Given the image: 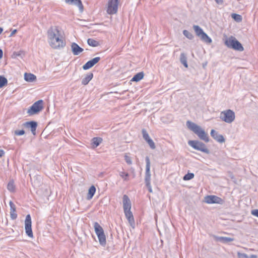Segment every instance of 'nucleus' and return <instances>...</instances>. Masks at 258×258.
I'll list each match as a JSON object with an SVG mask.
<instances>
[{
	"label": "nucleus",
	"mask_w": 258,
	"mask_h": 258,
	"mask_svg": "<svg viewBox=\"0 0 258 258\" xmlns=\"http://www.w3.org/2000/svg\"><path fill=\"white\" fill-rule=\"evenodd\" d=\"M200 38L204 42L207 43H210L212 42L211 39L207 35L206 33H204L201 35Z\"/></svg>",
	"instance_id": "nucleus-30"
},
{
	"label": "nucleus",
	"mask_w": 258,
	"mask_h": 258,
	"mask_svg": "<svg viewBox=\"0 0 258 258\" xmlns=\"http://www.w3.org/2000/svg\"><path fill=\"white\" fill-rule=\"evenodd\" d=\"M26 128H30L33 135L36 134V130L37 126V122L35 121H30L25 122L23 124Z\"/></svg>",
	"instance_id": "nucleus-14"
},
{
	"label": "nucleus",
	"mask_w": 258,
	"mask_h": 258,
	"mask_svg": "<svg viewBox=\"0 0 258 258\" xmlns=\"http://www.w3.org/2000/svg\"><path fill=\"white\" fill-rule=\"evenodd\" d=\"M180 61L186 68H188L187 57L184 53H181L180 56Z\"/></svg>",
	"instance_id": "nucleus-25"
},
{
	"label": "nucleus",
	"mask_w": 258,
	"mask_h": 258,
	"mask_svg": "<svg viewBox=\"0 0 258 258\" xmlns=\"http://www.w3.org/2000/svg\"><path fill=\"white\" fill-rule=\"evenodd\" d=\"M71 48H82L77 43L74 42L71 44Z\"/></svg>",
	"instance_id": "nucleus-41"
},
{
	"label": "nucleus",
	"mask_w": 258,
	"mask_h": 258,
	"mask_svg": "<svg viewBox=\"0 0 258 258\" xmlns=\"http://www.w3.org/2000/svg\"><path fill=\"white\" fill-rule=\"evenodd\" d=\"M183 34L186 38L190 40L192 39L194 37L193 34L186 30L183 31Z\"/></svg>",
	"instance_id": "nucleus-34"
},
{
	"label": "nucleus",
	"mask_w": 258,
	"mask_h": 258,
	"mask_svg": "<svg viewBox=\"0 0 258 258\" xmlns=\"http://www.w3.org/2000/svg\"><path fill=\"white\" fill-rule=\"evenodd\" d=\"M17 32V30L16 29L12 30L11 33L10 35V37L13 36Z\"/></svg>",
	"instance_id": "nucleus-43"
},
{
	"label": "nucleus",
	"mask_w": 258,
	"mask_h": 258,
	"mask_svg": "<svg viewBox=\"0 0 258 258\" xmlns=\"http://www.w3.org/2000/svg\"><path fill=\"white\" fill-rule=\"evenodd\" d=\"M5 154L4 150L0 149V157H2Z\"/></svg>",
	"instance_id": "nucleus-44"
},
{
	"label": "nucleus",
	"mask_w": 258,
	"mask_h": 258,
	"mask_svg": "<svg viewBox=\"0 0 258 258\" xmlns=\"http://www.w3.org/2000/svg\"><path fill=\"white\" fill-rule=\"evenodd\" d=\"M100 60V57H96L95 58H93V59L87 61L85 64H84L82 68L84 70H88L92 68V67H93Z\"/></svg>",
	"instance_id": "nucleus-15"
},
{
	"label": "nucleus",
	"mask_w": 258,
	"mask_h": 258,
	"mask_svg": "<svg viewBox=\"0 0 258 258\" xmlns=\"http://www.w3.org/2000/svg\"><path fill=\"white\" fill-rule=\"evenodd\" d=\"M10 206V216L12 220H15L17 218V214L16 213V207L15 204L12 201H10L9 203Z\"/></svg>",
	"instance_id": "nucleus-17"
},
{
	"label": "nucleus",
	"mask_w": 258,
	"mask_h": 258,
	"mask_svg": "<svg viewBox=\"0 0 258 258\" xmlns=\"http://www.w3.org/2000/svg\"><path fill=\"white\" fill-rule=\"evenodd\" d=\"M205 202L208 204H223L224 200L221 198L214 195L207 196L205 198Z\"/></svg>",
	"instance_id": "nucleus-12"
},
{
	"label": "nucleus",
	"mask_w": 258,
	"mask_h": 258,
	"mask_svg": "<svg viewBox=\"0 0 258 258\" xmlns=\"http://www.w3.org/2000/svg\"><path fill=\"white\" fill-rule=\"evenodd\" d=\"M74 55H77L82 52L84 49H72Z\"/></svg>",
	"instance_id": "nucleus-38"
},
{
	"label": "nucleus",
	"mask_w": 258,
	"mask_h": 258,
	"mask_svg": "<svg viewBox=\"0 0 258 258\" xmlns=\"http://www.w3.org/2000/svg\"><path fill=\"white\" fill-rule=\"evenodd\" d=\"M188 145L194 149L204 152L206 154H209L210 151L207 148L206 145L202 142L198 140H190L188 142Z\"/></svg>",
	"instance_id": "nucleus-5"
},
{
	"label": "nucleus",
	"mask_w": 258,
	"mask_h": 258,
	"mask_svg": "<svg viewBox=\"0 0 258 258\" xmlns=\"http://www.w3.org/2000/svg\"><path fill=\"white\" fill-rule=\"evenodd\" d=\"M7 188L10 192H14L15 190V185L13 180H10L8 185Z\"/></svg>",
	"instance_id": "nucleus-29"
},
{
	"label": "nucleus",
	"mask_w": 258,
	"mask_h": 258,
	"mask_svg": "<svg viewBox=\"0 0 258 258\" xmlns=\"http://www.w3.org/2000/svg\"><path fill=\"white\" fill-rule=\"evenodd\" d=\"M216 239L218 241H219L220 242H222L224 243H227L231 241H233L234 240V239L230 237H217L216 238Z\"/></svg>",
	"instance_id": "nucleus-26"
},
{
	"label": "nucleus",
	"mask_w": 258,
	"mask_h": 258,
	"mask_svg": "<svg viewBox=\"0 0 258 258\" xmlns=\"http://www.w3.org/2000/svg\"><path fill=\"white\" fill-rule=\"evenodd\" d=\"M96 192V188L94 185H92L89 189L88 192L87 194V200H91L94 196Z\"/></svg>",
	"instance_id": "nucleus-23"
},
{
	"label": "nucleus",
	"mask_w": 258,
	"mask_h": 258,
	"mask_svg": "<svg viewBox=\"0 0 258 258\" xmlns=\"http://www.w3.org/2000/svg\"><path fill=\"white\" fill-rule=\"evenodd\" d=\"M93 226L95 233L98 237L100 244L101 246L104 247L106 244V236L104 234L103 229L97 222H95L94 223Z\"/></svg>",
	"instance_id": "nucleus-4"
},
{
	"label": "nucleus",
	"mask_w": 258,
	"mask_h": 258,
	"mask_svg": "<svg viewBox=\"0 0 258 258\" xmlns=\"http://www.w3.org/2000/svg\"><path fill=\"white\" fill-rule=\"evenodd\" d=\"M88 44L92 47H97L99 46V42L92 38L87 40Z\"/></svg>",
	"instance_id": "nucleus-28"
},
{
	"label": "nucleus",
	"mask_w": 258,
	"mask_h": 258,
	"mask_svg": "<svg viewBox=\"0 0 258 258\" xmlns=\"http://www.w3.org/2000/svg\"><path fill=\"white\" fill-rule=\"evenodd\" d=\"M257 256L255 254H251L249 256H248V258H257Z\"/></svg>",
	"instance_id": "nucleus-46"
},
{
	"label": "nucleus",
	"mask_w": 258,
	"mask_h": 258,
	"mask_svg": "<svg viewBox=\"0 0 258 258\" xmlns=\"http://www.w3.org/2000/svg\"><path fill=\"white\" fill-rule=\"evenodd\" d=\"M211 136L214 139L220 143H224L225 141L224 137L222 135L219 134L214 130H211Z\"/></svg>",
	"instance_id": "nucleus-16"
},
{
	"label": "nucleus",
	"mask_w": 258,
	"mask_h": 258,
	"mask_svg": "<svg viewBox=\"0 0 258 258\" xmlns=\"http://www.w3.org/2000/svg\"><path fill=\"white\" fill-rule=\"evenodd\" d=\"M118 0H109L108 3L107 12L112 15L116 14L117 12Z\"/></svg>",
	"instance_id": "nucleus-9"
},
{
	"label": "nucleus",
	"mask_w": 258,
	"mask_h": 258,
	"mask_svg": "<svg viewBox=\"0 0 258 258\" xmlns=\"http://www.w3.org/2000/svg\"><path fill=\"white\" fill-rule=\"evenodd\" d=\"M102 142V139L100 137H94L92 139L91 145L93 148L98 147Z\"/></svg>",
	"instance_id": "nucleus-19"
},
{
	"label": "nucleus",
	"mask_w": 258,
	"mask_h": 258,
	"mask_svg": "<svg viewBox=\"0 0 258 258\" xmlns=\"http://www.w3.org/2000/svg\"><path fill=\"white\" fill-rule=\"evenodd\" d=\"M225 44L230 48H243L241 44L233 36L225 37L223 39Z\"/></svg>",
	"instance_id": "nucleus-6"
},
{
	"label": "nucleus",
	"mask_w": 258,
	"mask_h": 258,
	"mask_svg": "<svg viewBox=\"0 0 258 258\" xmlns=\"http://www.w3.org/2000/svg\"><path fill=\"white\" fill-rule=\"evenodd\" d=\"M122 203L125 216L130 224L132 225L133 224H134L135 220L133 215L131 211L132 205L131 202L127 195H124L123 196Z\"/></svg>",
	"instance_id": "nucleus-3"
},
{
	"label": "nucleus",
	"mask_w": 258,
	"mask_h": 258,
	"mask_svg": "<svg viewBox=\"0 0 258 258\" xmlns=\"http://www.w3.org/2000/svg\"><path fill=\"white\" fill-rule=\"evenodd\" d=\"M186 126L188 129L196 134L201 140L206 143L209 142L208 134L200 126L189 120L186 121Z\"/></svg>",
	"instance_id": "nucleus-2"
},
{
	"label": "nucleus",
	"mask_w": 258,
	"mask_h": 258,
	"mask_svg": "<svg viewBox=\"0 0 258 258\" xmlns=\"http://www.w3.org/2000/svg\"><path fill=\"white\" fill-rule=\"evenodd\" d=\"M124 159L125 160V162L129 165L130 164H132V159L131 158V157H130L129 156H127L126 155H125L124 156Z\"/></svg>",
	"instance_id": "nucleus-39"
},
{
	"label": "nucleus",
	"mask_w": 258,
	"mask_h": 258,
	"mask_svg": "<svg viewBox=\"0 0 258 258\" xmlns=\"http://www.w3.org/2000/svg\"><path fill=\"white\" fill-rule=\"evenodd\" d=\"M7 79L5 77L0 76V88L7 85Z\"/></svg>",
	"instance_id": "nucleus-33"
},
{
	"label": "nucleus",
	"mask_w": 258,
	"mask_h": 258,
	"mask_svg": "<svg viewBox=\"0 0 258 258\" xmlns=\"http://www.w3.org/2000/svg\"><path fill=\"white\" fill-rule=\"evenodd\" d=\"M119 175L124 181L128 180L129 174L128 173L124 171H119Z\"/></svg>",
	"instance_id": "nucleus-31"
},
{
	"label": "nucleus",
	"mask_w": 258,
	"mask_h": 258,
	"mask_svg": "<svg viewBox=\"0 0 258 258\" xmlns=\"http://www.w3.org/2000/svg\"><path fill=\"white\" fill-rule=\"evenodd\" d=\"M3 49H0V59H1L3 57Z\"/></svg>",
	"instance_id": "nucleus-47"
},
{
	"label": "nucleus",
	"mask_w": 258,
	"mask_h": 258,
	"mask_svg": "<svg viewBox=\"0 0 258 258\" xmlns=\"http://www.w3.org/2000/svg\"><path fill=\"white\" fill-rule=\"evenodd\" d=\"M220 118L225 122L231 123L234 120L235 114L233 110L227 109L221 112Z\"/></svg>",
	"instance_id": "nucleus-7"
},
{
	"label": "nucleus",
	"mask_w": 258,
	"mask_h": 258,
	"mask_svg": "<svg viewBox=\"0 0 258 258\" xmlns=\"http://www.w3.org/2000/svg\"><path fill=\"white\" fill-rule=\"evenodd\" d=\"M3 31V29L2 27H0V34L2 33Z\"/></svg>",
	"instance_id": "nucleus-48"
},
{
	"label": "nucleus",
	"mask_w": 258,
	"mask_h": 258,
	"mask_svg": "<svg viewBox=\"0 0 258 258\" xmlns=\"http://www.w3.org/2000/svg\"><path fill=\"white\" fill-rule=\"evenodd\" d=\"M93 77V74L89 73L82 80V84L83 85H87Z\"/></svg>",
	"instance_id": "nucleus-20"
},
{
	"label": "nucleus",
	"mask_w": 258,
	"mask_h": 258,
	"mask_svg": "<svg viewBox=\"0 0 258 258\" xmlns=\"http://www.w3.org/2000/svg\"><path fill=\"white\" fill-rule=\"evenodd\" d=\"M142 133L143 135V139L146 141V142L148 144L150 147L152 149H154L156 148L155 145L153 141L150 138L148 133L146 131L145 129H142Z\"/></svg>",
	"instance_id": "nucleus-13"
},
{
	"label": "nucleus",
	"mask_w": 258,
	"mask_h": 258,
	"mask_svg": "<svg viewBox=\"0 0 258 258\" xmlns=\"http://www.w3.org/2000/svg\"><path fill=\"white\" fill-rule=\"evenodd\" d=\"M231 17L237 22H240L242 20V18L241 15L235 13L232 14Z\"/></svg>",
	"instance_id": "nucleus-32"
},
{
	"label": "nucleus",
	"mask_w": 258,
	"mask_h": 258,
	"mask_svg": "<svg viewBox=\"0 0 258 258\" xmlns=\"http://www.w3.org/2000/svg\"><path fill=\"white\" fill-rule=\"evenodd\" d=\"M66 2L70 5L77 6L81 12L83 10V5L81 0H66Z\"/></svg>",
	"instance_id": "nucleus-18"
},
{
	"label": "nucleus",
	"mask_w": 258,
	"mask_h": 258,
	"mask_svg": "<svg viewBox=\"0 0 258 258\" xmlns=\"http://www.w3.org/2000/svg\"><path fill=\"white\" fill-rule=\"evenodd\" d=\"M193 28L196 32V35L200 37L205 32L203 29L198 25H194Z\"/></svg>",
	"instance_id": "nucleus-27"
},
{
	"label": "nucleus",
	"mask_w": 258,
	"mask_h": 258,
	"mask_svg": "<svg viewBox=\"0 0 258 258\" xmlns=\"http://www.w3.org/2000/svg\"><path fill=\"white\" fill-rule=\"evenodd\" d=\"M24 79L25 81L29 82H32L36 80L35 75L31 73H25Z\"/></svg>",
	"instance_id": "nucleus-21"
},
{
	"label": "nucleus",
	"mask_w": 258,
	"mask_h": 258,
	"mask_svg": "<svg viewBox=\"0 0 258 258\" xmlns=\"http://www.w3.org/2000/svg\"><path fill=\"white\" fill-rule=\"evenodd\" d=\"M146 186L147 187L148 189V190L150 192H153V190H152V187H151V183H149V184H146Z\"/></svg>",
	"instance_id": "nucleus-42"
},
{
	"label": "nucleus",
	"mask_w": 258,
	"mask_h": 258,
	"mask_svg": "<svg viewBox=\"0 0 258 258\" xmlns=\"http://www.w3.org/2000/svg\"><path fill=\"white\" fill-rule=\"evenodd\" d=\"M194 176L195 175L193 173H188L183 176V179L184 180H189L192 179Z\"/></svg>",
	"instance_id": "nucleus-35"
},
{
	"label": "nucleus",
	"mask_w": 258,
	"mask_h": 258,
	"mask_svg": "<svg viewBox=\"0 0 258 258\" xmlns=\"http://www.w3.org/2000/svg\"><path fill=\"white\" fill-rule=\"evenodd\" d=\"M31 218L29 214L26 217L25 221V229L26 234L30 237H33V232L31 228Z\"/></svg>",
	"instance_id": "nucleus-10"
},
{
	"label": "nucleus",
	"mask_w": 258,
	"mask_h": 258,
	"mask_svg": "<svg viewBox=\"0 0 258 258\" xmlns=\"http://www.w3.org/2000/svg\"><path fill=\"white\" fill-rule=\"evenodd\" d=\"M251 213L252 215L258 217V210L257 209L252 210L251 212Z\"/></svg>",
	"instance_id": "nucleus-40"
},
{
	"label": "nucleus",
	"mask_w": 258,
	"mask_h": 258,
	"mask_svg": "<svg viewBox=\"0 0 258 258\" xmlns=\"http://www.w3.org/2000/svg\"><path fill=\"white\" fill-rule=\"evenodd\" d=\"M146 161V172L145 176V182L146 184H149L151 180V174H150V161L149 157L147 156L145 158Z\"/></svg>",
	"instance_id": "nucleus-11"
},
{
	"label": "nucleus",
	"mask_w": 258,
	"mask_h": 258,
	"mask_svg": "<svg viewBox=\"0 0 258 258\" xmlns=\"http://www.w3.org/2000/svg\"><path fill=\"white\" fill-rule=\"evenodd\" d=\"M25 55V52L23 50H20L17 51H14L11 56L13 58H17L18 57L23 58Z\"/></svg>",
	"instance_id": "nucleus-22"
},
{
	"label": "nucleus",
	"mask_w": 258,
	"mask_h": 258,
	"mask_svg": "<svg viewBox=\"0 0 258 258\" xmlns=\"http://www.w3.org/2000/svg\"><path fill=\"white\" fill-rule=\"evenodd\" d=\"M25 134V131L23 130H16L15 131V135L17 136H22Z\"/></svg>",
	"instance_id": "nucleus-36"
},
{
	"label": "nucleus",
	"mask_w": 258,
	"mask_h": 258,
	"mask_svg": "<svg viewBox=\"0 0 258 258\" xmlns=\"http://www.w3.org/2000/svg\"><path fill=\"white\" fill-rule=\"evenodd\" d=\"M43 103L42 100L35 102L27 110L29 115H33L40 112L43 108Z\"/></svg>",
	"instance_id": "nucleus-8"
},
{
	"label": "nucleus",
	"mask_w": 258,
	"mask_h": 258,
	"mask_svg": "<svg viewBox=\"0 0 258 258\" xmlns=\"http://www.w3.org/2000/svg\"><path fill=\"white\" fill-rule=\"evenodd\" d=\"M237 255L238 256V258H248V256L246 254L244 253H240L238 252L237 253Z\"/></svg>",
	"instance_id": "nucleus-37"
},
{
	"label": "nucleus",
	"mask_w": 258,
	"mask_h": 258,
	"mask_svg": "<svg viewBox=\"0 0 258 258\" xmlns=\"http://www.w3.org/2000/svg\"><path fill=\"white\" fill-rule=\"evenodd\" d=\"M237 50H240V51H242L244 49H237Z\"/></svg>",
	"instance_id": "nucleus-49"
},
{
	"label": "nucleus",
	"mask_w": 258,
	"mask_h": 258,
	"mask_svg": "<svg viewBox=\"0 0 258 258\" xmlns=\"http://www.w3.org/2000/svg\"><path fill=\"white\" fill-rule=\"evenodd\" d=\"M48 42L53 48L64 47L66 41L63 37L60 36L57 27H51L47 31Z\"/></svg>",
	"instance_id": "nucleus-1"
},
{
	"label": "nucleus",
	"mask_w": 258,
	"mask_h": 258,
	"mask_svg": "<svg viewBox=\"0 0 258 258\" xmlns=\"http://www.w3.org/2000/svg\"><path fill=\"white\" fill-rule=\"evenodd\" d=\"M144 76V74L143 72H139L136 74L132 79L131 81L133 82H139L142 80Z\"/></svg>",
	"instance_id": "nucleus-24"
},
{
	"label": "nucleus",
	"mask_w": 258,
	"mask_h": 258,
	"mask_svg": "<svg viewBox=\"0 0 258 258\" xmlns=\"http://www.w3.org/2000/svg\"><path fill=\"white\" fill-rule=\"evenodd\" d=\"M218 4H222L223 2V0H215Z\"/></svg>",
	"instance_id": "nucleus-45"
}]
</instances>
